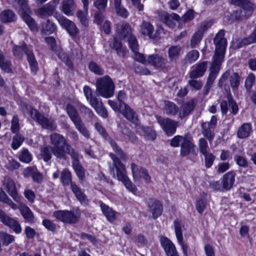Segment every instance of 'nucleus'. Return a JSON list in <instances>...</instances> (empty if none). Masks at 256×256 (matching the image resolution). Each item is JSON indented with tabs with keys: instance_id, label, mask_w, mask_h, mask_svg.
Here are the masks:
<instances>
[{
	"instance_id": "f257e3e1",
	"label": "nucleus",
	"mask_w": 256,
	"mask_h": 256,
	"mask_svg": "<svg viewBox=\"0 0 256 256\" xmlns=\"http://www.w3.org/2000/svg\"><path fill=\"white\" fill-rule=\"evenodd\" d=\"M95 128L96 130L106 139L107 140L114 150L117 154V158L114 154H110V156L113 160V167L110 168V172L113 173V177L116 178L121 182L126 188L134 194H136L137 188L132 184L128 178L125 166L120 162V158L122 160H126V158L122 150L118 148L114 142L112 140L107 134L103 126L98 122L95 124Z\"/></svg>"
},
{
	"instance_id": "f03ea898",
	"label": "nucleus",
	"mask_w": 256,
	"mask_h": 256,
	"mask_svg": "<svg viewBox=\"0 0 256 256\" xmlns=\"http://www.w3.org/2000/svg\"><path fill=\"white\" fill-rule=\"evenodd\" d=\"M224 30H220L214 38V44L216 46L215 53L210 68V73L202 91L204 96L208 94L212 88L224 58L227 45L226 40L224 37Z\"/></svg>"
},
{
	"instance_id": "7ed1b4c3",
	"label": "nucleus",
	"mask_w": 256,
	"mask_h": 256,
	"mask_svg": "<svg viewBox=\"0 0 256 256\" xmlns=\"http://www.w3.org/2000/svg\"><path fill=\"white\" fill-rule=\"evenodd\" d=\"M50 141L53 146L52 153L57 158L66 159V154L76 156V152L62 135L54 133L50 136Z\"/></svg>"
},
{
	"instance_id": "20e7f679",
	"label": "nucleus",
	"mask_w": 256,
	"mask_h": 256,
	"mask_svg": "<svg viewBox=\"0 0 256 256\" xmlns=\"http://www.w3.org/2000/svg\"><path fill=\"white\" fill-rule=\"evenodd\" d=\"M96 90L98 94L104 98H109L114 95L115 86L108 76L98 78L96 82Z\"/></svg>"
},
{
	"instance_id": "39448f33",
	"label": "nucleus",
	"mask_w": 256,
	"mask_h": 256,
	"mask_svg": "<svg viewBox=\"0 0 256 256\" xmlns=\"http://www.w3.org/2000/svg\"><path fill=\"white\" fill-rule=\"evenodd\" d=\"M26 109L29 112L30 117L35 120L44 128L54 130L56 128L54 121L44 117L36 110L30 106H26Z\"/></svg>"
},
{
	"instance_id": "423d86ee",
	"label": "nucleus",
	"mask_w": 256,
	"mask_h": 256,
	"mask_svg": "<svg viewBox=\"0 0 256 256\" xmlns=\"http://www.w3.org/2000/svg\"><path fill=\"white\" fill-rule=\"evenodd\" d=\"M19 4L18 12L22 20L32 31L37 30V25L34 20L30 16V9L25 0H14Z\"/></svg>"
},
{
	"instance_id": "0eeeda50",
	"label": "nucleus",
	"mask_w": 256,
	"mask_h": 256,
	"mask_svg": "<svg viewBox=\"0 0 256 256\" xmlns=\"http://www.w3.org/2000/svg\"><path fill=\"white\" fill-rule=\"evenodd\" d=\"M54 216L64 223L76 224L80 218V214L78 212L60 210L54 212Z\"/></svg>"
},
{
	"instance_id": "6e6552de",
	"label": "nucleus",
	"mask_w": 256,
	"mask_h": 256,
	"mask_svg": "<svg viewBox=\"0 0 256 256\" xmlns=\"http://www.w3.org/2000/svg\"><path fill=\"white\" fill-rule=\"evenodd\" d=\"M156 118L158 122L167 136H172L176 132L178 125V122L170 118H164L158 116H156Z\"/></svg>"
},
{
	"instance_id": "1a4fd4ad",
	"label": "nucleus",
	"mask_w": 256,
	"mask_h": 256,
	"mask_svg": "<svg viewBox=\"0 0 256 256\" xmlns=\"http://www.w3.org/2000/svg\"><path fill=\"white\" fill-rule=\"evenodd\" d=\"M56 18L61 27L64 28L72 37H75L79 33L78 28L72 21L60 14L56 16Z\"/></svg>"
},
{
	"instance_id": "9d476101",
	"label": "nucleus",
	"mask_w": 256,
	"mask_h": 256,
	"mask_svg": "<svg viewBox=\"0 0 256 256\" xmlns=\"http://www.w3.org/2000/svg\"><path fill=\"white\" fill-rule=\"evenodd\" d=\"M217 124V118L212 116L210 122H203L202 124V134L211 143L214 137V129Z\"/></svg>"
},
{
	"instance_id": "9b49d317",
	"label": "nucleus",
	"mask_w": 256,
	"mask_h": 256,
	"mask_svg": "<svg viewBox=\"0 0 256 256\" xmlns=\"http://www.w3.org/2000/svg\"><path fill=\"white\" fill-rule=\"evenodd\" d=\"M0 220L4 225L12 229L16 234H19L22 232V228L19 222L16 220L7 215L1 210H0Z\"/></svg>"
},
{
	"instance_id": "f8f14e48",
	"label": "nucleus",
	"mask_w": 256,
	"mask_h": 256,
	"mask_svg": "<svg viewBox=\"0 0 256 256\" xmlns=\"http://www.w3.org/2000/svg\"><path fill=\"white\" fill-rule=\"evenodd\" d=\"M120 112L128 120L136 126L139 125L140 121L136 114L129 106L125 103L121 104Z\"/></svg>"
},
{
	"instance_id": "ddd939ff",
	"label": "nucleus",
	"mask_w": 256,
	"mask_h": 256,
	"mask_svg": "<svg viewBox=\"0 0 256 256\" xmlns=\"http://www.w3.org/2000/svg\"><path fill=\"white\" fill-rule=\"evenodd\" d=\"M140 33L150 38L157 40L159 38V32L157 30L154 32L153 26L149 22L144 21L140 26Z\"/></svg>"
},
{
	"instance_id": "4468645a",
	"label": "nucleus",
	"mask_w": 256,
	"mask_h": 256,
	"mask_svg": "<svg viewBox=\"0 0 256 256\" xmlns=\"http://www.w3.org/2000/svg\"><path fill=\"white\" fill-rule=\"evenodd\" d=\"M131 170L134 181L139 180L140 178H142L146 182H150L151 178L147 170L144 168L138 167L135 164L132 163Z\"/></svg>"
},
{
	"instance_id": "2eb2a0df",
	"label": "nucleus",
	"mask_w": 256,
	"mask_h": 256,
	"mask_svg": "<svg viewBox=\"0 0 256 256\" xmlns=\"http://www.w3.org/2000/svg\"><path fill=\"white\" fill-rule=\"evenodd\" d=\"M230 2L236 6H242V10H240L242 14H245L246 18L250 16L254 10L256 8L255 6L247 0H230ZM243 15V14H242Z\"/></svg>"
},
{
	"instance_id": "dca6fc26",
	"label": "nucleus",
	"mask_w": 256,
	"mask_h": 256,
	"mask_svg": "<svg viewBox=\"0 0 256 256\" xmlns=\"http://www.w3.org/2000/svg\"><path fill=\"white\" fill-rule=\"evenodd\" d=\"M83 4L84 11L78 10L76 13V17L80 24L84 27L88 26V18L89 0H81Z\"/></svg>"
},
{
	"instance_id": "f3484780",
	"label": "nucleus",
	"mask_w": 256,
	"mask_h": 256,
	"mask_svg": "<svg viewBox=\"0 0 256 256\" xmlns=\"http://www.w3.org/2000/svg\"><path fill=\"white\" fill-rule=\"evenodd\" d=\"M116 31L120 38L124 40H128L130 37L133 36L130 26L126 22L118 24Z\"/></svg>"
},
{
	"instance_id": "a211bd4d",
	"label": "nucleus",
	"mask_w": 256,
	"mask_h": 256,
	"mask_svg": "<svg viewBox=\"0 0 256 256\" xmlns=\"http://www.w3.org/2000/svg\"><path fill=\"white\" fill-rule=\"evenodd\" d=\"M196 104V100L192 99L184 103L179 109L178 117L182 119L189 115L194 110Z\"/></svg>"
},
{
	"instance_id": "6ab92c4d",
	"label": "nucleus",
	"mask_w": 256,
	"mask_h": 256,
	"mask_svg": "<svg viewBox=\"0 0 256 256\" xmlns=\"http://www.w3.org/2000/svg\"><path fill=\"white\" fill-rule=\"evenodd\" d=\"M174 224V232L178 242L180 245L184 254L185 255H186L188 246L187 244L184 243L183 242V236L182 230V224L181 222L178 220H175Z\"/></svg>"
},
{
	"instance_id": "aec40b11",
	"label": "nucleus",
	"mask_w": 256,
	"mask_h": 256,
	"mask_svg": "<svg viewBox=\"0 0 256 256\" xmlns=\"http://www.w3.org/2000/svg\"><path fill=\"white\" fill-rule=\"evenodd\" d=\"M147 204L149 211L154 218H156L161 215L162 212V206L160 201L150 199L148 201Z\"/></svg>"
},
{
	"instance_id": "412c9836",
	"label": "nucleus",
	"mask_w": 256,
	"mask_h": 256,
	"mask_svg": "<svg viewBox=\"0 0 256 256\" xmlns=\"http://www.w3.org/2000/svg\"><path fill=\"white\" fill-rule=\"evenodd\" d=\"M4 185L6 190L14 200L18 203L21 202V198L18 195L16 186L14 180L8 179L5 180Z\"/></svg>"
},
{
	"instance_id": "4be33fe9",
	"label": "nucleus",
	"mask_w": 256,
	"mask_h": 256,
	"mask_svg": "<svg viewBox=\"0 0 256 256\" xmlns=\"http://www.w3.org/2000/svg\"><path fill=\"white\" fill-rule=\"evenodd\" d=\"M180 154L181 156H188L194 149L195 145L192 142V138L188 136H185V138L181 144Z\"/></svg>"
},
{
	"instance_id": "5701e85b",
	"label": "nucleus",
	"mask_w": 256,
	"mask_h": 256,
	"mask_svg": "<svg viewBox=\"0 0 256 256\" xmlns=\"http://www.w3.org/2000/svg\"><path fill=\"white\" fill-rule=\"evenodd\" d=\"M166 60L158 54L150 55L148 62L156 68H163L166 63Z\"/></svg>"
},
{
	"instance_id": "b1692460",
	"label": "nucleus",
	"mask_w": 256,
	"mask_h": 256,
	"mask_svg": "<svg viewBox=\"0 0 256 256\" xmlns=\"http://www.w3.org/2000/svg\"><path fill=\"white\" fill-rule=\"evenodd\" d=\"M236 176V173L233 170L230 171L223 176L222 180L226 191L230 190L233 186Z\"/></svg>"
},
{
	"instance_id": "393cba45",
	"label": "nucleus",
	"mask_w": 256,
	"mask_h": 256,
	"mask_svg": "<svg viewBox=\"0 0 256 256\" xmlns=\"http://www.w3.org/2000/svg\"><path fill=\"white\" fill-rule=\"evenodd\" d=\"M0 68L2 70L6 73H10L12 71L10 58L1 50H0Z\"/></svg>"
},
{
	"instance_id": "a878e982",
	"label": "nucleus",
	"mask_w": 256,
	"mask_h": 256,
	"mask_svg": "<svg viewBox=\"0 0 256 256\" xmlns=\"http://www.w3.org/2000/svg\"><path fill=\"white\" fill-rule=\"evenodd\" d=\"M54 10L55 8H54L52 4L48 3L38 8L36 11V12L40 18H44L52 16Z\"/></svg>"
},
{
	"instance_id": "bb28decb",
	"label": "nucleus",
	"mask_w": 256,
	"mask_h": 256,
	"mask_svg": "<svg viewBox=\"0 0 256 256\" xmlns=\"http://www.w3.org/2000/svg\"><path fill=\"white\" fill-rule=\"evenodd\" d=\"M207 62H202L196 65V68L192 70L190 74L191 78H197L202 76L207 69Z\"/></svg>"
},
{
	"instance_id": "cd10ccee",
	"label": "nucleus",
	"mask_w": 256,
	"mask_h": 256,
	"mask_svg": "<svg viewBox=\"0 0 256 256\" xmlns=\"http://www.w3.org/2000/svg\"><path fill=\"white\" fill-rule=\"evenodd\" d=\"M19 210L22 216L26 222L30 224L34 222V214L28 206L20 202Z\"/></svg>"
},
{
	"instance_id": "c85d7f7f",
	"label": "nucleus",
	"mask_w": 256,
	"mask_h": 256,
	"mask_svg": "<svg viewBox=\"0 0 256 256\" xmlns=\"http://www.w3.org/2000/svg\"><path fill=\"white\" fill-rule=\"evenodd\" d=\"M90 106L95 110L96 113L104 118L108 116V113L100 99L91 100Z\"/></svg>"
},
{
	"instance_id": "c756f323",
	"label": "nucleus",
	"mask_w": 256,
	"mask_h": 256,
	"mask_svg": "<svg viewBox=\"0 0 256 256\" xmlns=\"http://www.w3.org/2000/svg\"><path fill=\"white\" fill-rule=\"evenodd\" d=\"M76 5L74 0H64L62 2V11L66 16H72L76 10Z\"/></svg>"
},
{
	"instance_id": "7c9ffc66",
	"label": "nucleus",
	"mask_w": 256,
	"mask_h": 256,
	"mask_svg": "<svg viewBox=\"0 0 256 256\" xmlns=\"http://www.w3.org/2000/svg\"><path fill=\"white\" fill-rule=\"evenodd\" d=\"M113 6L117 16L126 18L129 16V12L122 4V0H113Z\"/></svg>"
},
{
	"instance_id": "2f4dec72",
	"label": "nucleus",
	"mask_w": 256,
	"mask_h": 256,
	"mask_svg": "<svg viewBox=\"0 0 256 256\" xmlns=\"http://www.w3.org/2000/svg\"><path fill=\"white\" fill-rule=\"evenodd\" d=\"M100 208L104 215L106 217L108 221L110 222H113L116 220L117 212L114 211L111 208L103 202L100 203Z\"/></svg>"
},
{
	"instance_id": "473e14b6",
	"label": "nucleus",
	"mask_w": 256,
	"mask_h": 256,
	"mask_svg": "<svg viewBox=\"0 0 256 256\" xmlns=\"http://www.w3.org/2000/svg\"><path fill=\"white\" fill-rule=\"evenodd\" d=\"M72 158H73L72 167L76 176L80 180H84V171L78 162V154L76 152V156Z\"/></svg>"
},
{
	"instance_id": "72a5a7b5",
	"label": "nucleus",
	"mask_w": 256,
	"mask_h": 256,
	"mask_svg": "<svg viewBox=\"0 0 256 256\" xmlns=\"http://www.w3.org/2000/svg\"><path fill=\"white\" fill-rule=\"evenodd\" d=\"M163 109L168 115L175 116L179 112L178 107L173 102L168 100L164 102Z\"/></svg>"
},
{
	"instance_id": "f704fd0d",
	"label": "nucleus",
	"mask_w": 256,
	"mask_h": 256,
	"mask_svg": "<svg viewBox=\"0 0 256 256\" xmlns=\"http://www.w3.org/2000/svg\"><path fill=\"white\" fill-rule=\"evenodd\" d=\"M45 40L50 46V50L60 58H62L60 55L62 52V48L60 46L56 45L54 38L52 36H48L46 38Z\"/></svg>"
},
{
	"instance_id": "c9c22d12",
	"label": "nucleus",
	"mask_w": 256,
	"mask_h": 256,
	"mask_svg": "<svg viewBox=\"0 0 256 256\" xmlns=\"http://www.w3.org/2000/svg\"><path fill=\"white\" fill-rule=\"evenodd\" d=\"M26 54L27 56V60L29 64L31 72L34 74H36L38 68V62L32 50H27L26 52Z\"/></svg>"
},
{
	"instance_id": "e433bc0d",
	"label": "nucleus",
	"mask_w": 256,
	"mask_h": 256,
	"mask_svg": "<svg viewBox=\"0 0 256 256\" xmlns=\"http://www.w3.org/2000/svg\"><path fill=\"white\" fill-rule=\"evenodd\" d=\"M16 20V16L12 10H6L0 14V20L3 22H10Z\"/></svg>"
},
{
	"instance_id": "4c0bfd02",
	"label": "nucleus",
	"mask_w": 256,
	"mask_h": 256,
	"mask_svg": "<svg viewBox=\"0 0 256 256\" xmlns=\"http://www.w3.org/2000/svg\"><path fill=\"white\" fill-rule=\"evenodd\" d=\"M252 127L250 124H244L238 129L237 132V136L239 138H244L248 137L251 132Z\"/></svg>"
},
{
	"instance_id": "58836bf2",
	"label": "nucleus",
	"mask_w": 256,
	"mask_h": 256,
	"mask_svg": "<svg viewBox=\"0 0 256 256\" xmlns=\"http://www.w3.org/2000/svg\"><path fill=\"white\" fill-rule=\"evenodd\" d=\"M70 188L77 199L82 204L84 203L86 200V196L80 188L76 184H71Z\"/></svg>"
},
{
	"instance_id": "ea45409f",
	"label": "nucleus",
	"mask_w": 256,
	"mask_h": 256,
	"mask_svg": "<svg viewBox=\"0 0 256 256\" xmlns=\"http://www.w3.org/2000/svg\"><path fill=\"white\" fill-rule=\"evenodd\" d=\"M76 128L81 133L85 138H90V134L88 130L86 128L84 124L81 120L80 118L72 122Z\"/></svg>"
},
{
	"instance_id": "a19ab883",
	"label": "nucleus",
	"mask_w": 256,
	"mask_h": 256,
	"mask_svg": "<svg viewBox=\"0 0 256 256\" xmlns=\"http://www.w3.org/2000/svg\"><path fill=\"white\" fill-rule=\"evenodd\" d=\"M61 182L64 186L70 185L74 184L72 182V174L70 172L67 168L64 169L60 174Z\"/></svg>"
},
{
	"instance_id": "79ce46f5",
	"label": "nucleus",
	"mask_w": 256,
	"mask_h": 256,
	"mask_svg": "<svg viewBox=\"0 0 256 256\" xmlns=\"http://www.w3.org/2000/svg\"><path fill=\"white\" fill-rule=\"evenodd\" d=\"M141 132H140V134L148 140H154L156 138V134L150 128L141 126L140 128Z\"/></svg>"
},
{
	"instance_id": "37998d69",
	"label": "nucleus",
	"mask_w": 256,
	"mask_h": 256,
	"mask_svg": "<svg viewBox=\"0 0 256 256\" xmlns=\"http://www.w3.org/2000/svg\"><path fill=\"white\" fill-rule=\"evenodd\" d=\"M173 19L178 20L180 19V16L178 14H174V16L167 13L164 14L162 16V21L170 27L172 28L174 26L173 22Z\"/></svg>"
},
{
	"instance_id": "c03bdc74",
	"label": "nucleus",
	"mask_w": 256,
	"mask_h": 256,
	"mask_svg": "<svg viewBox=\"0 0 256 256\" xmlns=\"http://www.w3.org/2000/svg\"><path fill=\"white\" fill-rule=\"evenodd\" d=\"M0 239L2 240L3 245L8 246L15 240V237L13 235L8 233L0 232Z\"/></svg>"
},
{
	"instance_id": "a18cd8bd",
	"label": "nucleus",
	"mask_w": 256,
	"mask_h": 256,
	"mask_svg": "<svg viewBox=\"0 0 256 256\" xmlns=\"http://www.w3.org/2000/svg\"><path fill=\"white\" fill-rule=\"evenodd\" d=\"M19 160L25 163H29L32 160V156L28 150L23 148L19 153Z\"/></svg>"
},
{
	"instance_id": "49530a36",
	"label": "nucleus",
	"mask_w": 256,
	"mask_h": 256,
	"mask_svg": "<svg viewBox=\"0 0 256 256\" xmlns=\"http://www.w3.org/2000/svg\"><path fill=\"white\" fill-rule=\"evenodd\" d=\"M52 146H45L42 148L40 156L45 162H48L52 158Z\"/></svg>"
},
{
	"instance_id": "de8ad7c7",
	"label": "nucleus",
	"mask_w": 256,
	"mask_h": 256,
	"mask_svg": "<svg viewBox=\"0 0 256 256\" xmlns=\"http://www.w3.org/2000/svg\"><path fill=\"white\" fill-rule=\"evenodd\" d=\"M27 50H30L26 47L25 44H22L20 46H15L13 48L14 54L18 58H21L22 56L23 53L26 52Z\"/></svg>"
},
{
	"instance_id": "09e8293b",
	"label": "nucleus",
	"mask_w": 256,
	"mask_h": 256,
	"mask_svg": "<svg viewBox=\"0 0 256 256\" xmlns=\"http://www.w3.org/2000/svg\"><path fill=\"white\" fill-rule=\"evenodd\" d=\"M182 48L179 46H170L168 50V54L170 60L178 58L180 54Z\"/></svg>"
},
{
	"instance_id": "8fccbe9b",
	"label": "nucleus",
	"mask_w": 256,
	"mask_h": 256,
	"mask_svg": "<svg viewBox=\"0 0 256 256\" xmlns=\"http://www.w3.org/2000/svg\"><path fill=\"white\" fill-rule=\"evenodd\" d=\"M110 46L114 48L118 54L124 55L126 48L122 46V43L118 40L116 38L113 39L112 44L110 45Z\"/></svg>"
},
{
	"instance_id": "3c124183",
	"label": "nucleus",
	"mask_w": 256,
	"mask_h": 256,
	"mask_svg": "<svg viewBox=\"0 0 256 256\" xmlns=\"http://www.w3.org/2000/svg\"><path fill=\"white\" fill-rule=\"evenodd\" d=\"M66 112L72 122L80 118L76 110L70 104H67Z\"/></svg>"
},
{
	"instance_id": "603ef678",
	"label": "nucleus",
	"mask_w": 256,
	"mask_h": 256,
	"mask_svg": "<svg viewBox=\"0 0 256 256\" xmlns=\"http://www.w3.org/2000/svg\"><path fill=\"white\" fill-rule=\"evenodd\" d=\"M83 90L84 96L90 105L91 100H99L94 96L92 90L89 86H84Z\"/></svg>"
},
{
	"instance_id": "864d4df0",
	"label": "nucleus",
	"mask_w": 256,
	"mask_h": 256,
	"mask_svg": "<svg viewBox=\"0 0 256 256\" xmlns=\"http://www.w3.org/2000/svg\"><path fill=\"white\" fill-rule=\"evenodd\" d=\"M24 138L20 134H17L14 136L12 143V148L14 150H17L24 142Z\"/></svg>"
},
{
	"instance_id": "5fc2aeb1",
	"label": "nucleus",
	"mask_w": 256,
	"mask_h": 256,
	"mask_svg": "<svg viewBox=\"0 0 256 256\" xmlns=\"http://www.w3.org/2000/svg\"><path fill=\"white\" fill-rule=\"evenodd\" d=\"M56 26L54 22L48 20L43 26L42 29L46 34H51L56 30Z\"/></svg>"
},
{
	"instance_id": "6e6d98bb",
	"label": "nucleus",
	"mask_w": 256,
	"mask_h": 256,
	"mask_svg": "<svg viewBox=\"0 0 256 256\" xmlns=\"http://www.w3.org/2000/svg\"><path fill=\"white\" fill-rule=\"evenodd\" d=\"M203 35L200 31H196L192 36L190 41V46L192 48H195L201 41Z\"/></svg>"
},
{
	"instance_id": "4d7b16f0",
	"label": "nucleus",
	"mask_w": 256,
	"mask_h": 256,
	"mask_svg": "<svg viewBox=\"0 0 256 256\" xmlns=\"http://www.w3.org/2000/svg\"><path fill=\"white\" fill-rule=\"evenodd\" d=\"M227 98L228 102V106L230 108V110L232 114H236L238 110V106L236 102L234 101L232 95L230 94H228Z\"/></svg>"
},
{
	"instance_id": "13d9d810",
	"label": "nucleus",
	"mask_w": 256,
	"mask_h": 256,
	"mask_svg": "<svg viewBox=\"0 0 256 256\" xmlns=\"http://www.w3.org/2000/svg\"><path fill=\"white\" fill-rule=\"evenodd\" d=\"M240 78L238 74L234 72L230 77V84L232 88L235 90L238 88L240 84Z\"/></svg>"
},
{
	"instance_id": "bf43d9fd",
	"label": "nucleus",
	"mask_w": 256,
	"mask_h": 256,
	"mask_svg": "<svg viewBox=\"0 0 256 256\" xmlns=\"http://www.w3.org/2000/svg\"><path fill=\"white\" fill-rule=\"evenodd\" d=\"M10 129L13 133H18L20 130V123L18 116L16 115L13 116L12 122Z\"/></svg>"
},
{
	"instance_id": "052dcab7",
	"label": "nucleus",
	"mask_w": 256,
	"mask_h": 256,
	"mask_svg": "<svg viewBox=\"0 0 256 256\" xmlns=\"http://www.w3.org/2000/svg\"><path fill=\"white\" fill-rule=\"evenodd\" d=\"M199 52L196 50H192L188 52L186 56L187 61L192 63L196 61L199 58Z\"/></svg>"
},
{
	"instance_id": "680f3d73",
	"label": "nucleus",
	"mask_w": 256,
	"mask_h": 256,
	"mask_svg": "<svg viewBox=\"0 0 256 256\" xmlns=\"http://www.w3.org/2000/svg\"><path fill=\"white\" fill-rule=\"evenodd\" d=\"M88 67L90 71L96 74L102 75L104 73V70L94 62H90Z\"/></svg>"
},
{
	"instance_id": "e2e57ef3",
	"label": "nucleus",
	"mask_w": 256,
	"mask_h": 256,
	"mask_svg": "<svg viewBox=\"0 0 256 256\" xmlns=\"http://www.w3.org/2000/svg\"><path fill=\"white\" fill-rule=\"evenodd\" d=\"M127 40L128 42L130 48L132 52H138V45L136 37L134 36H131Z\"/></svg>"
},
{
	"instance_id": "0e129e2a",
	"label": "nucleus",
	"mask_w": 256,
	"mask_h": 256,
	"mask_svg": "<svg viewBox=\"0 0 256 256\" xmlns=\"http://www.w3.org/2000/svg\"><path fill=\"white\" fill-rule=\"evenodd\" d=\"M108 2V0H96L94 6L100 12L105 10Z\"/></svg>"
},
{
	"instance_id": "69168bd1",
	"label": "nucleus",
	"mask_w": 256,
	"mask_h": 256,
	"mask_svg": "<svg viewBox=\"0 0 256 256\" xmlns=\"http://www.w3.org/2000/svg\"><path fill=\"white\" fill-rule=\"evenodd\" d=\"M198 146L200 152L203 154H206L208 152V146L206 140L204 138H200L198 141Z\"/></svg>"
},
{
	"instance_id": "338daca9",
	"label": "nucleus",
	"mask_w": 256,
	"mask_h": 256,
	"mask_svg": "<svg viewBox=\"0 0 256 256\" xmlns=\"http://www.w3.org/2000/svg\"><path fill=\"white\" fill-rule=\"evenodd\" d=\"M185 138V136L177 135L170 140V145L173 147H178L181 144Z\"/></svg>"
},
{
	"instance_id": "774afa93",
	"label": "nucleus",
	"mask_w": 256,
	"mask_h": 256,
	"mask_svg": "<svg viewBox=\"0 0 256 256\" xmlns=\"http://www.w3.org/2000/svg\"><path fill=\"white\" fill-rule=\"evenodd\" d=\"M255 75L252 73L250 74L247 76L245 82V86L246 89H250L255 83Z\"/></svg>"
}]
</instances>
